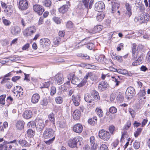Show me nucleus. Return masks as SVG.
Here are the masks:
<instances>
[{
  "mask_svg": "<svg viewBox=\"0 0 150 150\" xmlns=\"http://www.w3.org/2000/svg\"><path fill=\"white\" fill-rule=\"evenodd\" d=\"M77 56L84 59H88L89 57L87 54H77Z\"/></svg>",
  "mask_w": 150,
  "mask_h": 150,
  "instance_id": "nucleus-42",
  "label": "nucleus"
},
{
  "mask_svg": "<svg viewBox=\"0 0 150 150\" xmlns=\"http://www.w3.org/2000/svg\"><path fill=\"white\" fill-rule=\"evenodd\" d=\"M120 5L117 2H115L112 5V12L114 13L120 7Z\"/></svg>",
  "mask_w": 150,
  "mask_h": 150,
  "instance_id": "nucleus-30",
  "label": "nucleus"
},
{
  "mask_svg": "<svg viewBox=\"0 0 150 150\" xmlns=\"http://www.w3.org/2000/svg\"><path fill=\"white\" fill-rule=\"evenodd\" d=\"M111 55L112 59L116 60L120 62L122 61V57L117 55L115 53H112Z\"/></svg>",
  "mask_w": 150,
  "mask_h": 150,
  "instance_id": "nucleus-26",
  "label": "nucleus"
},
{
  "mask_svg": "<svg viewBox=\"0 0 150 150\" xmlns=\"http://www.w3.org/2000/svg\"><path fill=\"white\" fill-rule=\"evenodd\" d=\"M108 85L107 82L102 81L99 83L98 88L100 90L103 91L106 90L107 88Z\"/></svg>",
  "mask_w": 150,
  "mask_h": 150,
  "instance_id": "nucleus-17",
  "label": "nucleus"
},
{
  "mask_svg": "<svg viewBox=\"0 0 150 150\" xmlns=\"http://www.w3.org/2000/svg\"><path fill=\"white\" fill-rule=\"evenodd\" d=\"M24 124L25 122L23 120H19L17 122L16 126L17 129L21 130L23 128Z\"/></svg>",
  "mask_w": 150,
  "mask_h": 150,
  "instance_id": "nucleus-20",
  "label": "nucleus"
},
{
  "mask_svg": "<svg viewBox=\"0 0 150 150\" xmlns=\"http://www.w3.org/2000/svg\"><path fill=\"white\" fill-rule=\"evenodd\" d=\"M54 131L53 129L50 128L45 129L43 133V136L45 139H49L53 137Z\"/></svg>",
  "mask_w": 150,
  "mask_h": 150,
  "instance_id": "nucleus-4",
  "label": "nucleus"
},
{
  "mask_svg": "<svg viewBox=\"0 0 150 150\" xmlns=\"http://www.w3.org/2000/svg\"><path fill=\"white\" fill-rule=\"evenodd\" d=\"M80 112L78 110H75L73 113V117L76 120H79L81 116Z\"/></svg>",
  "mask_w": 150,
  "mask_h": 150,
  "instance_id": "nucleus-22",
  "label": "nucleus"
},
{
  "mask_svg": "<svg viewBox=\"0 0 150 150\" xmlns=\"http://www.w3.org/2000/svg\"><path fill=\"white\" fill-rule=\"evenodd\" d=\"M98 136L104 142H107L111 138V135L108 131L104 129H101L98 132Z\"/></svg>",
  "mask_w": 150,
  "mask_h": 150,
  "instance_id": "nucleus-2",
  "label": "nucleus"
},
{
  "mask_svg": "<svg viewBox=\"0 0 150 150\" xmlns=\"http://www.w3.org/2000/svg\"><path fill=\"white\" fill-rule=\"evenodd\" d=\"M55 79L57 81V83L60 85L62 84L64 81L63 75L60 74H57L55 76Z\"/></svg>",
  "mask_w": 150,
  "mask_h": 150,
  "instance_id": "nucleus-18",
  "label": "nucleus"
},
{
  "mask_svg": "<svg viewBox=\"0 0 150 150\" xmlns=\"http://www.w3.org/2000/svg\"><path fill=\"white\" fill-rule=\"evenodd\" d=\"M80 97L79 96L75 97V96L73 95L72 96V100L74 104L76 106H78L79 105V102L80 101Z\"/></svg>",
  "mask_w": 150,
  "mask_h": 150,
  "instance_id": "nucleus-19",
  "label": "nucleus"
},
{
  "mask_svg": "<svg viewBox=\"0 0 150 150\" xmlns=\"http://www.w3.org/2000/svg\"><path fill=\"white\" fill-rule=\"evenodd\" d=\"M84 99L86 102L88 103H92L93 101L92 97L90 94H86L84 97Z\"/></svg>",
  "mask_w": 150,
  "mask_h": 150,
  "instance_id": "nucleus-29",
  "label": "nucleus"
},
{
  "mask_svg": "<svg viewBox=\"0 0 150 150\" xmlns=\"http://www.w3.org/2000/svg\"><path fill=\"white\" fill-rule=\"evenodd\" d=\"M94 44L92 43H89L87 44V47L89 50H92L94 47Z\"/></svg>",
  "mask_w": 150,
  "mask_h": 150,
  "instance_id": "nucleus-61",
  "label": "nucleus"
},
{
  "mask_svg": "<svg viewBox=\"0 0 150 150\" xmlns=\"http://www.w3.org/2000/svg\"><path fill=\"white\" fill-rule=\"evenodd\" d=\"M123 48V44L120 43V44H119L117 47V50L118 51H120Z\"/></svg>",
  "mask_w": 150,
  "mask_h": 150,
  "instance_id": "nucleus-64",
  "label": "nucleus"
},
{
  "mask_svg": "<svg viewBox=\"0 0 150 150\" xmlns=\"http://www.w3.org/2000/svg\"><path fill=\"white\" fill-rule=\"evenodd\" d=\"M19 144L22 147L28 146V144L27 141L25 140H21L18 141Z\"/></svg>",
  "mask_w": 150,
  "mask_h": 150,
  "instance_id": "nucleus-35",
  "label": "nucleus"
},
{
  "mask_svg": "<svg viewBox=\"0 0 150 150\" xmlns=\"http://www.w3.org/2000/svg\"><path fill=\"white\" fill-rule=\"evenodd\" d=\"M105 16V15L104 13H99L98 14L96 17V19L98 21H101L103 19Z\"/></svg>",
  "mask_w": 150,
  "mask_h": 150,
  "instance_id": "nucleus-38",
  "label": "nucleus"
},
{
  "mask_svg": "<svg viewBox=\"0 0 150 150\" xmlns=\"http://www.w3.org/2000/svg\"><path fill=\"white\" fill-rule=\"evenodd\" d=\"M68 79H71V82L72 83L77 85L78 87H81L79 86V85L81 83V82L78 78L75 76V75L73 74H70L68 76Z\"/></svg>",
  "mask_w": 150,
  "mask_h": 150,
  "instance_id": "nucleus-5",
  "label": "nucleus"
},
{
  "mask_svg": "<svg viewBox=\"0 0 150 150\" xmlns=\"http://www.w3.org/2000/svg\"><path fill=\"white\" fill-rule=\"evenodd\" d=\"M140 146V144L139 142L136 140L133 144V147L136 149H139Z\"/></svg>",
  "mask_w": 150,
  "mask_h": 150,
  "instance_id": "nucleus-46",
  "label": "nucleus"
},
{
  "mask_svg": "<svg viewBox=\"0 0 150 150\" xmlns=\"http://www.w3.org/2000/svg\"><path fill=\"white\" fill-rule=\"evenodd\" d=\"M40 43L43 48H45L50 45V40L47 38H43L40 40Z\"/></svg>",
  "mask_w": 150,
  "mask_h": 150,
  "instance_id": "nucleus-12",
  "label": "nucleus"
},
{
  "mask_svg": "<svg viewBox=\"0 0 150 150\" xmlns=\"http://www.w3.org/2000/svg\"><path fill=\"white\" fill-rule=\"evenodd\" d=\"M142 130V129L141 128H138L137 129L134 133V135L136 137H137L139 135Z\"/></svg>",
  "mask_w": 150,
  "mask_h": 150,
  "instance_id": "nucleus-49",
  "label": "nucleus"
},
{
  "mask_svg": "<svg viewBox=\"0 0 150 150\" xmlns=\"http://www.w3.org/2000/svg\"><path fill=\"white\" fill-rule=\"evenodd\" d=\"M34 10L39 15H42L44 11V8L41 6L39 5H35L33 6Z\"/></svg>",
  "mask_w": 150,
  "mask_h": 150,
  "instance_id": "nucleus-10",
  "label": "nucleus"
},
{
  "mask_svg": "<svg viewBox=\"0 0 150 150\" xmlns=\"http://www.w3.org/2000/svg\"><path fill=\"white\" fill-rule=\"evenodd\" d=\"M32 116V113L31 111L30 110H26L23 114L24 118L26 119H28L31 117Z\"/></svg>",
  "mask_w": 150,
  "mask_h": 150,
  "instance_id": "nucleus-24",
  "label": "nucleus"
},
{
  "mask_svg": "<svg viewBox=\"0 0 150 150\" xmlns=\"http://www.w3.org/2000/svg\"><path fill=\"white\" fill-rule=\"evenodd\" d=\"M48 117L50 120L52 122L53 124H55L54 121V115L53 113L50 114L48 115Z\"/></svg>",
  "mask_w": 150,
  "mask_h": 150,
  "instance_id": "nucleus-45",
  "label": "nucleus"
},
{
  "mask_svg": "<svg viewBox=\"0 0 150 150\" xmlns=\"http://www.w3.org/2000/svg\"><path fill=\"white\" fill-rule=\"evenodd\" d=\"M111 78L112 79V80L113 81L116 83L115 86H118L120 83V79H118L116 76H112Z\"/></svg>",
  "mask_w": 150,
  "mask_h": 150,
  "instance_id": "nucleus-39",
  "label": "nucleus"
},
{
  "mask_svg": "<svg viewBox=\"0 0 150 150\" xmlns=\"http://www.w3.org/2000/svg\"><path fill=\"white\" fill-rule=\"evenodd\" d=\"M50 83L49 81L45 82L43 83V86L42 87V88H47L50 86Z\"/></svg>",
  "mask_w": 150,
  "mask_h": 150,
  "instance_id": "nucleus-60",
  "label": "nucleus"
},
{
  "mask_svg": "<svg viewBox=\"0 0 150 150\" xmlns=\"http://www.w3.org/2000/svg\"><path fill=\"white\" fill-rule=\"evenodd\" d=\"M21 24L22 25L23 27H24L26 25V23L24 20L23 18H21L20 21Z\"/></svg>",
  "mask_w": 150,
  "mask_h": 150,
  "instance_id": "nucleus-62",
  "label": "nucleus"
},
{
  "mask_svg": "<svg viewBox=\"0 0 150 150\" xmlns=\"http://www.w3.org/2000/svg\"><path fill=\"white\" fill-rule=\"evenodd\" d=\"M102 26L101 25H98L94 27V30L96 32H99L101 30Z\"/></svg>",
  "mask_w": 150,
  "mask_h": 150,
  "instance_id": "nucleus-54",
  "label": "nucleus"
},
{
  "mask_svg": "<svg viewBox=\"0 0 150 150\" xmlns=\"http://www.w3.org/2000/svg\"><path fill=\"white\" fill-rule=\"evenodd\" d=\"M27 134L29 138H31L33 137L35 134V132L32 130V129H29L28 130Z\"/></svg>",
  "mask_w": 150,
  "mask_h": 150,
  "instance_id": "nucleus-31",
  "label": "nucleus"
},
{
  "mask_svg": "<svg viewBox=\"0 0 150 150\" xmlns=\"http://www.w3.org/2000/svg\"><path fill=\"white\" fill-rule=\"evenodd\" d=\"M11 31L12 35H17L20 33L21 28L18 26H14L11 28Z\"/></svg>",
  "mask_w": 150,
  "mask_h": 150,
  "instance_id": "nucleus-15",
  "label": "nucleus"
},
{
  "mask_svg": "<svg viewBox=\"0 0 150 150\" xmlns=\"http://www.w3.org/2000/svg\"><path fill=\"white\" fill-rule=\"evenodd\" d=\"M99 150H108V148L105 144H102Z\"/></svg>",
  "mask_w": 150,
  "mask_h": 150,
  "instance_id": "nucleus-59",
  "label": "nucleus"
},
{
  "mask_svg": "<svg viewBox=\"0 0 150 150\" xmlns=\"http://www.w3.org/2000/svg\"><path fill=\"white\" fill-rule=\"evenodd\" d=\"M142 18H143V22L148 21L149 20V15L146 13H144L143 15H142Z\"/></svg>",
  "mask_w": 150,
  "mask_h": 150,
  "instance_id": "nucleus-40",
  "label": "nucleus"
},
{
  "mask_svg": "<svg viewBox=\"0 0 150 150\" xmlns=\"http://www.w3.org/2000/svg\"><path fill=\"white\" fill-rule=\"evenodd\" d=\"M117 111V108L114 106L111 107L109 109V112L112 114L116 113Z\"/></svg>",
  "mask_w": 150,
  "mask_h": 150,
  "instance_id": "nucleus-47",
  "label": "nucleus"
},
{
  "mask_svg": "<svg viewBox=\"0 0 150 150\" xmlns=\"http://www.w3.org/2000/svg\"><path fill=\"white\" fill-rule=\"evenodd\" d=\"M36 125L35 123L33 121L29 122L27 124V126L29 128L31 127L34 128L36 127Z\"/></svg>",
  "mask_w": 150,
  "mask_h": 150,
  "instance_id": "nucleus-44",
  "label": "nucleus"
},
{
  "mask_svg": "<svg viewBox=\"0 0 150 150\" xmlns=\"http://www.w3.org/2000/svg\"><path fill=\"white\" fill-rule=\"evenodd\" d=\"M105 8L104 3L102 2H98L95 4L94 8L97 11L101 12Z\"/></svg>",
  "mask_w": 150,
  "mask_h": 150,
  "instance_id": "nucleus-8",
  "label": "nucleus"
},
{
  "mask_svg": "<svg viewBox=\"0 0 150 150\" xmlns=\"http://www.w3.org/2000/svg\"><path fill=\"white\" fill-rule=\"evenodd\" d=\"M83 127L82 125L79 123L76 124L73 127V131L78 133H81L83 130Z\"/></svg>",
  "mask_w": 150,
  "mask_h": 150,
  "instance_id": "nucleus-13",
  "label": "nucleus"
},
{
  "mask_svg": "<svg viewBox=\"0 0 150 150\" xmlns=\"http://www.w3.org/2000/svg\"><path fill=\"white\" fill-rule=\"evenodd\" d=\"M91 96L92 98H94L96 100H98L100 99V97L98 93L96 91L93 90L91 93Z\"/></svg>",
  "mask_w": 150,
  "mask_h": 150,
  "instance_id": "nucleus-28",
  "label": "nucleus"
},
{
  "mask_svg": "<svg viewBox=\"0 0 150 150\" xmlns=\"http://www.w3.org/2000/svg\"><path fill=\"white\" fill-rule=\"evenodd\" d=\"M66 26L67 28H71L73 27V25L71 21H69L67 22Z\"/></svg>",
  "mask_w": 150,
  "mask_h": 150,
  "instance_id": "nucleus-55",
  "label": "nucleus"
},
{
  "mask_svg": "<svg viewBox=\"0 0 150 150\" xmlns=\"http://www.w3.org/2000/svg\"><path fill=\"white\" fill-rule=\"evenodd\" d=\"M53 21L57 24H60L61 23L60 18L54 17L53 19Z\"/></svg>",
  "mask_w": 150,
  "mask_h": 150,
  "instance_id": "nucleus-57",
  "label": "nucleus"
},
{
  "mask_svg": "<svg viewBox=\"0 0 150 150\" xmlns=\"http://www.w3.org/2000/svg\"><path fill=\"white\" fill-rule=\"evenodd\" d=\"M28 2L26 0H20L18 7L21 10H25L28 8Z\"/></svg>",
  "mask_w": 150,
  "mask_h": 150,
  "instance_id": "nucleus-9",
  "label": "nucleus"
},
{
  "mask_svg": "<svg viewBox=\"0 0 150 150\" xmlns=\"http://www.w3.org/2000/svg\"><path fill=\"white\" fill-rule=\"evenodd\" d=\"M40 96L39 94L36 93L34 94L31 98V102L33 103H36L38 102L40 99Z\"/></svg>",
  "mask_w": 150,
  "mask_h": 150,
  "instance_id": "nucleus-21",
  "label": "nucleus"
},
{
  "mask_svg": "<svg viewBox=\"0 0 150 150\" xmlns=\"http://www.w3.org/2000/svg\"><path fill=\"white\" fill-rule=\"evenodd\" d=\"M43 5L47 7H50L52 5V2L50 0H45L43 2Z\"/></svg>",
  "mask_w": 150,
  "mask_h": 150,
  "instance_id": "nucleus-36",
  "label": "nucleus"
},
{
  "mask_svg": "<svg viewBox=\"0 0 150 150\" xmlns=\"http://www.w3.org/2000/svg\"><path fill=\"white\" fill-rule=\"evenodd\" d=\"M17 142V140L16 139H15L9 142H7L6 141H4V144L3 145H2V144H0V150H3V146H4L7 149V146L6 145L7 144H10L15 143L16 145H18Z\"/></svg>",
  "mask_w": 150,
  "mask_h": 150,
  "instance_id": "nucleus-16",
  "label": "nucleus"
},
{
  "mask_svg": "<svg viewBox=\"0 0 150 150\" xmlns=\"http://www.w3.org/2000/svg\"><path fill=\"white\" fill-rule=\"evenodd\" d=\"M37 123L36 125V129L38 132H41L45 127L43 121L41 119H38L37 120Z\"/></svg>",
  "mask_w": 150,
  "mask_h": 150,
  "instance_id": "nucleus-6",
  "label": "nucleus"
},
{
  "mask_svg": "<svg viewBox=\"0 0 150 150\" xmlns=\"http://www.w3.org/2000/svg\"><path fill=\"white\" fill-rule=\"evenodd\" d=\"M146 94V91L145 89L141 90L138 94V96L139 97V98L141 99L142 97H143V99H145L146 98L145 97H144Z\"/></svg>",
  "mask_w": 150,
  "mask_h": 150,
  "instance_id": "nucleus-32",
  "label": "nucleus"
},
{
  "mask_svg": "<svg viewBox=\"0 0 150 150\" xmlns=\"http://www.w3.org/2000/svg\"><path fill=\"white\" fill-rule=\"evenodd\" d=\"M134 21L135 22H139L141 23H143V18H142L141 16L135 17L134 18Z\"/></svg>",
  "mask_w": 150,
  "mask_h": 150,
  "instance_id": "nucleus-37",
  "label": "nucleus"
},
{
  "mask_svg": "<svg viewBox=\"0 0 150 150\" xmlns=\"http://www.w3.org/2000/svg\"><path fill=\"white\" fill-rule=\"evenodd\" d=\"M59 88L60 90L63 92L67 91V87L64 85H61Z\"/></svg>",
  "mask_w": 150,
  "mask_h": 150,
  "instance_id": "nucleus-53",
  "label": "nucleus"
},
{
  "mask_svg": "<svg viewBox=\"0 0 150 150\" xmlns=\"http://www.w3.org/2000/svg\"><path fill=\"white\" fill-rule=\"evenodd\" d=\"M68 8L69 7L67 5H64L60 8L59 11L60 13H64L67 11Z\"/></svg>",
  "mask_w": 150,
  "mask_h": 150,
  "instance_id": "nucleus-27",
  "label": "nucleus"
},
{
  "mask_svg": "<svg viewBox=\"0 0 150 150\" xmlns=\"http://www.w3.org/2000/svg\"><path fill=\"white\" fill-rule=\"evenodd\" d=\"M98 62H100L104 64L106 63L107 60L105 58V56L104 55H101L98 57V58H96Z\"/></svg>",
  "mask_w": 150,
  "mask_h": 150,
  "instance_id": "nucleus-25",
  "label": "nucleus"
},
{
  "mask_svg": "<svg viewBox=\"0 0 150 150\" xmlns=\"http://www.w3.org/2000/svg\"><path fill=\"white\" fill-rule=\"evenodd\" d=\"M55 100L56 103L58 104H61L63 101V98L60 96L56 97Z\"/></svg>",
  "mask_w": 150,
  "mask_h": 150,
  "instance_id": "nucleus-34",
  "label": "nucleus"
},
{
  "mask_svg": "<svg viewBox=\"0 0 150 150\" xmlns=\"http://www.w3.org/2000/svg\"><path fill=\"white\" fill-rule=\"evenodd\" d=\"M135 93L134 89L132 87H129L127 89L125 95L127 99L131 98Z\"/></svg>",
  "mask_w": 150,
  "mask_h": 150,
  "instance_id": "nucleus-7",
  "label": "nucleus"
},
{
  "mask_svg": "<svg viewBox=\"0 0 150 150\" xmlns=\"http://www.w3.org/2000/svg\"><path fill=\"white\" fill-rule=\"evenodd\" d=\"M4 11L6 14L10 15L13 12V8L11 5H8L5 8Z\"/></svg>",
  "mask_w": 150,
  "mask_h": 150,
  "instance_id": "nucleus-23",
  "label": "nucleus"
},
{
  "mask_svg": "<svg viewBox=\"0 0 150 150\" xmlns=\"http://www.w3.org/2000/svg\"><path fill=\"white\" fill-rule=\"evenodd\" d=\"M109 130L110 134H113V132L115 130V127L113 126H111L109 127Z\"/></svg>",
  "mask_w": 150,
  "mask_h": 150,
  "instance_id": "nucleus-56",
  "label": "nucleus"
},
{
  "mask_svg": "<svg viewBox=\"0 0 150 150\" xmlns=\"http://www.w3.org/2000/svg\"><path fill=\"white\" fill-rule=\"evenodd\" d=\"M90 142L92 146L94 148L96 147V144L95 143V139L94 136H92L90 137Z\"/></svg>",
  "mask_w": 150,
  "mask_h": 150,
  "instance_id": "nucleus-41",
  "label": "nucleus"
},
{
  "mask_svg": "<svg viewBox=\"0 0 150 150\" xmlns=\"http://www.w3.org/2000/svg\"><path fill=\"white\" fill-rule=\"evenodd\" d=\"M36 31L35 26H30L27 28L23 31V34L24 36L28 37L31 35Z\"/></svg>",
  "mask_w": 150,
  "mask_h": 150,
  "instance_id": "nucleus-3",
  "label": "nucleus"
},
{
  "mask_svg": "<svg viewBox=\"0 0 150 150\" xmlns=\"http://www.w3.org/2000/svg\"><path fill=\"white\" fill-rule=\"evenodd\" d=\"M93 73L92 72H88L84 76L83 80L81 82V83L79 84V86H83L87 82L88 79L92 76H93Z\"/></svg>",
  "mask_w": 150,
  "mask_h": 150,
  "instance_id": "nucleus-14",
  "label": "nucleus"
},
{
  "mask_svg": "<svg viewBox=\"0 0 150 150\" xmlns=\"http://www.w3.org/2000/svg\"><path fill=\"white\" fill-rule=\"evenodd\" d=\"M129 112L131 115H132V117L133 118L135 116V112L132 109L129 108Z\"/></svg>",
  "mask_w": 150,
  "mask_h": 150,
  "instance_id": "nucleus-58",
  "label": "nucleus"
},
{
  "mask_svg": "<svg viewBox=\"0 0 150 150\" xmlns=\"http://www.w3.org/2000/svg\"><path fill=\"white\" fill-rule=\"evenodd\" d=\"M56 88L54 86H52L50 88V95L53 96L56 93Z\"/></svg>",
  "mask_w": 150,
  "mask_h": 150,
  "instance_id": "nucleus-48",
  "label": "nucleus"
},
{
  "mask_svg": "<svg viewBox=\"0 0 150 150\" xmlns=\"http://www.w3.org/2000/svg\"><path fill=\"white\" fill-rule=\"evenodd\" d=\"M6 97V95H1L0 96V104L2 105H4L5 104V98Z\"/></svg>",
  "mask_w": 150,
  "mask_h": 150,
  "instance_id": "nucleus-43",
  "label": "nucleus"
},
{
  "mask_svg": "<svg viewBox=\"0 0 150 150\" xmlns=\"http://www.w3.org/2000/svg\"><path fill=\"white\" fill-rule=\"evenodd\" d=\"M17 88H19V91L17 90V91L14 92V96H16L18 98L19 97H22L23 96V89L21 86H17L15 87L14 88V90H17Z\"/></svg>",
  "mask_w": 150,
  "mask_h": 150,
  "instance_id": "nucleus-11",
  "label": "nucleus"
},
{
  "mask_svg": "<svg viewBox=\"0 0 150 150\" xmlns=\"http://www.w3.org/2000/svg\"><path fill=\"white\" fill-rule=\"evenodd\" d=\"M30 46V44L28 43H27L24 45L22 47V49L23 50H26Z\"/></svg>",
  "mask_w": 150,
  "mask_h": 150,
  "instance_id": "nucleus-63",
  "label": "nucleus"
},
{
  "mask_svg": "<svg viewBox=\"0 0 150 150\" xmlns=\"http://www.w3.org/2000/svg\"><path fill=\"white\" fill-rule=\"evenodd\" d=\"M60 41V38L59 37H56L53 40V42L55 45H57L58 44Z\"/></svg>",
  "mask_w": 150,
  "mask_h": 150,
  "instance_id": "nucleus-51",
  "label": "nucleus"
},
{
  "mask_svg": "<svg viewBox=\"0 0 150 150\" xmlns=\"http://www.w3.org/2000/svg\"><path fill=\"white\" fill-rule=\"evenodd\" d=\"M95 112L97 115L100 117L103 116V113L102 110L100 108H97L96 109Z\"/></svg>",
  "mask_w": 150,
  "mask_h": 150,
  "instance_id": "nucleus-33",
  "label": "nucleus"
},
{
  "mask_svg": "<svg viewBox=\"0 0 150 150\" xmlns=\"http://www.w3.org/2000/svg\"><path fill=\"white\" fill-rule=\"evenodd\" d=\"M83 140L82 138L80 136L75 137L73 139H69L68 142L69 146L72 148L76 147L77 145H80Z\"/></svg>",
  "mask_w": 150,
  "mask_h": 150,
  "instance_id": "nucleus-1",
  "label": "nucleus"
},
{
  "mask_svg": "<svg viewBox=\"0 0 150 150\" xmlns=\"http://www.w3.org/2000/svg\"><path fill=\"white\" fill-rule=\"evenodd\" d=\"M55 136H54L52 138L50 139L49 140L45 141V143L47 144L50 145L52 144L54 140Z\"/></svg>",
  "mask_w": 150,
  "mask_h": 150,
  "instance_id": "nucleus-50",
  "label": "nucleus"
},
{
  "mask_svg": "<svg viewBox=\"0 0 150 150\" xmlns=\"http://www.w3.org/2000/svg\"><path fill=\"white\" fill-rule=\"evenodd\" d=\"M119 143V141L118 139H116L115 140L114 142H113L112 144V146L113 147L112 148H116L117 146L118 145Z\"/></svg>",
  "mask_w": 150,
  "mask_h": 150,
  "instance_id": "nucleus-52",
  "label": "nucleus"
}]
</instances>
